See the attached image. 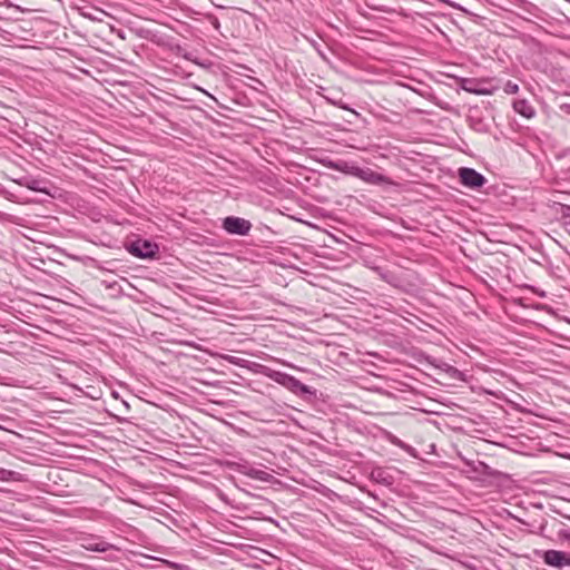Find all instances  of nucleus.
Segmentation results:
<instances>
[{
	"label": "nucleus",
	"mask_w": 570,
	"mask_h": 570,
	"mask_svg": "<svg viewBox=\"0 0 570 570\" xmlns=\"http://www.w3.org/2000/svg\"><path fill=\"white\" fill-rule=\"evenodd\" d=\"M560 539L567 540L570 542V529H561L558 533Z\"/></svg>",
	"instance_id": "nucleus-19"
},
{
	"label": "nucleus",
	"mask_w": 570,
	"mask_h": 570,
	"mask_svg": "<svg viewBox=\"0 0 570 570\" xmlns=\"http://www.w3.org/2000/svg\"><path fill=\"white\" fill-rule=\"evenodd\" d=\"M442 368L446 371L448 373H456L458 370L446 363H443Z\"/></svg>",
	"instance_id": "nucleus-21"
},
{
	"label": "nucleus",
	"mask_w": 570,
	"mask_h": 570,
	"mask_svg": "<svg viewBox=\"0 0 570 570\" xmlns=\"http://www.w3.org/2000/svg\"><path fill=\"white\" fill-rule=\"evenodd\" d=\"M567 232L570 234V218L564 220Z\"/></svg>",
	"instance_id": "nucleus-24"
},
{
	"label": "nucleus",
	"mask_w": 570,
	"mask_h": 570,
	"mask_svg": "<svg viewBox=\"0 0 570 570\" xmlns=\"http://www.w3.org/2000/svg\"><path fill=\"white\" fill-rule=\"evenodd\" d=\"M459 176H460L461 183L464 186L470 187V188H480L487 181L485 177L482 174L478 173L473 168H468V167L460 168Z\"/></svg>",
	"instance_id": "nucleus-3"
},
{
	"label": "nucleus",
	"mask_w": 570,
	"mask_h": 570,
	"mask_svg": "<svg viewBox=\"0 0 570 570\" xmlns=\"http://www.w3.org/2000/svg\"><path fill=\"white\" fill-rule=\"evenodd\" d=\"M234 466L237 472L256 480L267 481L273 478L268 472L253 468L246 461L234 463Z\"/></svg>",
	"instance_id": "nucleus-6"
},
{
	"label": "nucleus",
	"mask_w": 570,
	"mask_h": 570,
	"mask_svg": "<svg viewBox=\"0 0 570 570\" xmlns=\"http://www.w3.org/2000/svg\"><path fill=\"white\" fill-rule=\"evenodd\" d=\"M543 560L548 566L556 567L559 569L570 568V553L548 550L544 552Z\"/></svg>",
	"instance_id": "nucleus-4"
},
{
	"label": "nucleus",
	"mask_w": 570,
	"mask_h": 570,
	"mask_svg": "<svg viewBox=\"0 0 570 570\" xmlns=\"http://www.w3.org/2000/svg\"><path fill=\"white\" fill-rule=\"evenodd\" d=\"M129 250L136 257L148 258L156 254L157 246L148 240H137L130 245Z\"/></svg>",
	"instance_id": "nucleus-7"
},
{
	"label": "nucleus",
	"mask_w": 570,
	"mask_h": 570,
	"mask_svg": "<svg viewBox=\"0 0 570 570\" xmlns=\"http://www.w3.org/2000/svg\"><path fill=\"white\" fill-rule=\"evenodd\" d=\"M372 478L379 482L390 483L391 476L387 475L386 471L383 468H375L371 473Z\"/></svg>",
	"instance_id": "nucleus-13"
},
{
	"label": "nucleus",
	"mask_w": 570,
	"mask_h": 570,
	"mask_svg": "<svg viewBox=\"0 0 570 570\" xmlns=\"http://www.w3.org/2000/svg\"><path fill=\"white\" fill-rule=\"evenodd\" d=\"M222 227L230 235L245 236L250 232L252 223L242 217L228 216L223 219Z\"/></svg>",
	"instance_id": "nucleus-2"
},
{
	"label": "nucleus",
	"mask_w": 570,
	"mask_h": 570,
	"mask_svg": "<svg viewBox=\"0 0 570 570\" xmlns=\"http://www.w3.org/2000/svg\"><path fill=\"white\" fill-rule=\"evenodd\" d=\"M326 100L334 106V102H337L338 100L332 99L330 97H326Z\"/></svg>",
	"instance_id": "nucleus-25"
},
{
	"label": "nucleus",
	"mask_w": 570,
	"mask_h": 570,
	"mask_svg": "<svg viewBox=\"0 0 570 570\" xmlns=\"http://www.w3.org/2000/svg\"><path fill=\"white\" fill-rule=\"evenodd\" d=\"M503 91L508 95H515L519 91V86L518 83L509 80L505 82Z\"/></svg>",
	"instance_id": "nucleus-16"
},
{
	"label": "nucleus",
	"mask_w": 570,
	"mask_h": 570,
	"mask_svg": "<svg viewBox=\"0 0 570 570\" xmlns=\"http://www.w3.org/2000/svg\"><path fill=\"white\" fill-rule=\"evenodd\" d=\"M461 87L463 90H465L468 92L475 94V95H482V96L492 95L495 90L494 88L484 87L481 83H479L474 80H471V79H463Z\"/></svg>",
	"instance_id": "nucleus-8"
},
{
	"label": "nucleus",
	"mask_w": 570,
	"mask_h": 570,
	"mask_svg": "<svg viewBox=\"0 0 570 570\" xmlns=\"http://www.w3.org/2000/svg\"><path fill=\"white\" fill-rule=\"evenodd\" d=\"M354 177L360 178L361 180L372 184V185H382L389 183V178L384 175L372 170L371 168H358V170L354 171Z\"/></svg>",
	"instance_id": "nucleus-5"
},
{
	"label": "nucleus",
	"mask_w": 570,
	"mask_h": 570,
	"mask_svg": "<svg viewBox=\"0 0 570 570\" xmlns=\"http://www.w3.org/2000/svg\"><path fill=\"white\" fill-rule=\"evenodd\" d=\"M19 475L20 474L18 472L0 468V480L1 481L18 480Z\"/></svg>",
	"instance_id": "nucleus-14"
},
{
	"label": "nucleus",
	"mask_w": 570,
	"mask_h": 570,
	"mask_svg": "<svg viewBox=\"0 0 570 570\" xmlns=\"http://www.w3.org/2000/svg\"><path fill=\"white\" fill-rule=\"evenodd\" d=\"M391 442H392L394 445L399 446L400 449H402V450L406 451L407 453H410V454L414 455V449H413L411 445H409V444L404 443V442H403L402 440H400L399 438H396V436H392Z\"/></svg>",
	"instance_id": "nucleus-15"
},
{
	"label": "nucleus",
	"mask_w": 570,
	"mask_h": 570,
	"mask_svg": "<svg viewBox=\"0 0 570 570\" xmlns=\"http://www.w3.org/2000/svg\"><path fill=\"white\" fill-rule=\"evenodd\" d=\"M325 166L330 169H333V170H337V171H341V173H344V174H347V175H351V176H354V171L355 170H358V166H355L353 164H348L347 161H333V160H328L325 163Z\"/></svg>",
	"instance_id": "nucleus-11"
},
{
	"label": "nucleus",
	"mask_w": 570,
	"mask_h": 570,
	"mask_svg": "<svg viewBox=\"0 0 570 570\" xmlns=\"http://www.w3.org/2000/svg\"><path fill=\"white\" fill-rule=\"evenodd\" d=\"M276 383L279 385L286 387L291 392L295 394H312V390L309 386L302 383L299 380L294 377L293 375H289L287 373L283 372H275L271 376Z\"/></svg>",
	"instance_id": "nucleus-1"
},
{
	"label": "nucleus",
	"mask_w": 570,
	"mask_h": 570,
	"mask_svg": "<svg viewBox=\"0 0 570 570\" xmlns=\"http://www.w3.org/2000/svg\"><path fill=\"white\" fill-rule=\"evenodd\" d=\"M212 24L215 27V29L220 27L219 20L216 17H213Z\"/></svg>",
	"instance_id": "nucleus-23"
},
{
	"label": "nucleus",
	"mask_w": 570,
	"mask_h": 570,
	"mask_svg": "<svg viewBox=\"0 0 570 570\" xmlns=\"http://www.w3.org/2000/svg\"><path fill=\"white\" fill-rule=\"evenodd\" d=\"M513 109L517 114L527 119H531L535 115V110L527 99H518L513 101Z\"/></svg>",
	"instance_id": "nucleus-10"
},
{
	"label": "nucleus",
	"mask_w": 570,
	"mask_h": 570,
	"mask_svg": "<svg viewBox=\"0 0 570 570\" xmlns=\"http://www.w3.org/2000/svg\"><path fill=\"white\" fill-rule=\"evenodd\" d=\"M81 547L88 551H96V552H106L109 549L114 548L112 544L95 538L85 539L81 543Z\"/></svg>",
	"instance_id": "nucleus-9"
},
{
	"label": "nucleus",
	"mask_w": 570,
	"mask_h": 570,
	"mask_svg": "<svg viewBox=\"0 0 570 570\" xmlns=\"http://www.w3.org/2000/svg\"><path fill=\"white\" fill-rule=\"evenodd\" d=\"M22 185L30 190L48 194L47 189L41 186L42 181L39 179L28 178Z\"/></svg>",
	"instance_id": "nucleus-12"
},
{
	"label": "nucleus",
	"mask_w": 570,
	"mask_h": 570,
	"mask_svg": "<svg viewBox=\"0 0 570 570\" xmlns=\"http://www.w3.org/2000/svg\"><path fill=\"white\" fill-rule=\"evenodd\" d=\"M474 471L475 472H479V473H482V474H485V475H493V471L490 469V466H488L487 464H484L483 462H479L478 465L474 468Z\"/></svg>",
	"instance_id": "nucleus-17"
},
{
	"label": "nucleus",
	"mask_w": 570,
	"mask_h": 570,
	"mask_svg": "<svg viewBox=\"0 0 570 570\" xmlns=\"http://www.w3.org/2000/svg\"><path fill=\"white\" fill-rule=\"evenodd\" d=\"M334 106L341 108V109H344V110H348L350 112H352L353 115L355 116H360V114L357 111H355L354 109H352L351 107H348L346 104L343 102L342 99H338L337 102H334Z\"/></svg>",
	"instance_id": "nucleus-18"
},
{
	"label": "nucleus",
	"mask_w": 570,
	"mask_h": 570,
	"mask_svg": "<svg viewBox=\"0 0 570 570\" xmlns=\"http://www.w3.org/2000/svg\"><path fill=\"white\" fill-rule=\"evenodd\" d=\"M85 18L90 19L92 21H101L102 19L100 17H97L95 14H91L89 12H82L81 13Z\"/></svg>",
	"instance_id": "nucleus-20"
},
{
	"label": "nucleus",
	"mask_w": 570,
	"mask_h": 570,
	"mask_svg": "<svg viewBox=\"0 0 570 570\" xmlns=\"http://www.w3.org/2000/svg\"><path fill=\"white\" fill-rule=\"evenodd\" d=\"M225 358H226L229 363L235 364V365H239V362L242 361L240 358H237V357H235V356H230V355L225 356Z\"/></svg>",
	"instance_id": "nucleus-22"
}]
</instances>
